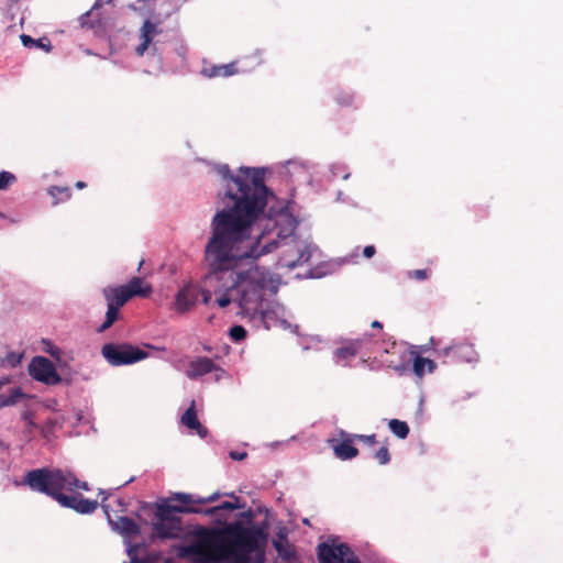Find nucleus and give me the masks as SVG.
I'll return each instance as SVG.
<instances>
[{"mask_svg": "<svg viewBox=\"0 0 563 563\" xmlns=\"http://www.w3.org/2000/svg\"><path fill=\"white\" fill-rule=\"evenodd\" d=\"M140 563H147V562H145V561H140Z\"/></svg>", "mask_w": 563, "mask_h": 563, "instance_id": "obj_51", "label": "nucleus"}, {"mask_svg": "<svg viewBox=\"0 0 563 563\" xmlns=\"http://www.w3.org/2000/svg\"><path fill=\"white\" fill-rule=\"evenodd\" d=\"M137 544H134V545H128V554L130 555L131 558V562L130 563H140L134 554V551L137 549Z\"/></svg>", "mask_w": 563, "mask_h": 563, "instance_id": "obj_38", "label": "nucleus"}, {"mask_svg": "<svg viewBox=\"0 0 563 563\" xmlns=\"http://www.w3.org/2000/svg\"><path fill=\"white\" fill-rule=\"evenodd\" d=\"M229 335L234 342H241L246 336V330L242 325H233L230 331Z\"/></svg>", "mask_w": 563, "mask_h": 563, "instance_id": "obj_32", "label": "nucleus"}, {"mask_svg": "<svg viewBox=\"0 0 563 563\" xmlns=\"http://www.w3.org/2000/svg\"><path fill=\"white\" fill-rule=\"evenodd\" d=\"M223 192L219 198L224 207L210 222V236L203 249L208 272L207 288L200 297L209 305L212 296L219 308L236 305V316L266 330L280 327L297 331L287 318L289 312L272 300L280 279L256 261L286 247L277 265L294 269L309 262L317 246L298 239V220L286 207L275 210L274 192L265 185L263 167L241 166L233 174L227 164L217 165Z\"/></svg>", "mask_w": 563, "mask_h": 563, "instance_id": "obj_1", "label": "nucleus"}, {"mask_svg": "<svg viewBox=\"0 0 563 563\" xmlns=\"http://www.w3.org/2000/svg\"><path fill=\"white\" fill-rule=\"evenodd\" d=\"M212 372L217 373V380L227 374L225 371L220 368L211 358L206 356H198L188 363L186 376L189 379H197Z\"/></svg>", "mask_w": 563, "mask_h": 563, "instance_id": "obj_14", "label": "nucleus"}, {"mask_svg": "<svg viewBox=\"0 0 563 563\" xmlns=\"http://www.w3.org/2000/svg\"><path fill=\"white\" fill-rule=\"evenodd\" d=\"M201 287L194 283L184 285L175 296L174 310L186 313L191 310L200 298Z\"/></svg>", "mask_w": 563, "mask_h": 563, "instance_id": "obj_13", "label": "nucleus"}, {"mask_svg": "<svg viewBox=\"0 0 563 563\" xmlns=\"http://www.w3.org/2000/svg\"><path fill=\"white\" fill-rule=\"evenodd\" d=\"M122 286L131 298L135 296L147 297L152 292V287L147 284L144 285L140 277H133L128 284Z\"/></svg>", "mask_w": 563, "mask_h": 563, "instance_id": "obj_18", "label": "nucleus"}, {"mask_svg": "<svg viewBox=\"0 0 563 563\" xmlns=\"http://www.w3.org/2000/svg\"><path fill=\"white\" fill-rule=\"evenodd\" d=\"M239 69L236 68L235 63H230L225 65H214L210 68L203 69V74L209 77H229L233 74H236Z\"/></svg>", "mask_w": 563, "mask_h": 563, "instance_id": "obj_21", "label": "nucleus"}, {"mask_svg": "<svg viewBox=\"0 0 563 563\" xmlns=\"http://www.w3.org/2000/svg\"><path fill=\"white\" fill-rule=\"evenodd\" d=\"M178 554L194 563H223L213 529L199 531L198 538L179 548Z\"/></svg>", "mask_w": 563, "mask_h": 563, "instance_id": "obj_6", "label": "nucleus"}, {"mask_svg": "<svg viewBox=\"0 0 563 563\" xmlns=\"http://www.w3.org/2000/svg\"><path fill=\"white\" fill-rule=\"evenodd\" d=\"M203 350L208 351V352H211V347L210 346H203Z\"/></svg>", "mask_w": 563, "mask_h": 563, "instance_id": "obj_49", "label": "nucleus"}, {"mask_svg": "<svg viewBox=\"0 0 563 563\" xmlns=\"http://www.w3.org/2000/svg\"><path fill=\"white\" fill-rule=\"evenodd\" d=\"M438 357H452L454 362L474 363L478 361V354L473 344L467 342H452L449 346L434 349Z\"/></svg>", "mask_w": 563, "mask_h": 563, "instance_id": "obj_12", "label": "nucleus"}, {"mask_svg": "<svg viewBox=\"0 0 563 563\" xmlns=\"http://www.w3.org/2000/svg\"><path fill=\"white\" fill-rule=\"evenodd\" d=\"M333 451L335 456L343 461L352 460L358 454V450L352 444V440L350 439L333 445Z\"/></svg>", "mask_w": 563, "mask_h": 563, "instance_id": "obj_19", "label": "nucleus"}, {"mask_svg": "<svg viewBox=\"0 0 563 563\" xmlns=\"http://www.w3.org/2000/svg\"><path fill=\"white\" fill-rule=\"evenodd\" d=\"M101 507L107 516L108 523L110 525L112 531L120 534L124 539V542L130 545L129 541L141 533L140 526L132 518L126 516L112 517L109 511V505L101 504Z\"/></svg>", "mask_w": 563, "mask_h": 563, "instance_id": "obj_11", "label": "nucleus"}, {"mask_svg": "<svg viewBox=\"0 0 563 563\" xmlns=\"http://www.w3.org/2000/svg\"><path fill=\"white\" fill-rule=\"evenodd\" d=\"M410 276L415 277L416 279L423 280L428 277V273L426 269H416L410 273Z\"/></svg>", "mask_w": 563, "mask_h": 563, "instance_id": "obj_37", "label": "nucleus"}, {"mask_svg": "<svg viewBox=\"0 0 563 563\" xmlns=\"http://www.w3.org/2000/svg\"><path fill=\"white\" fill-rule=\"evenodd\" d=\"M101 354L111 366H124L137 363L148 357V353L128 343H107L101 347Z\"/></svg>", "mask_w": 563, "mask_h": 563, "instance_id": "obj_7", "label": "nucleus"}, {"mask_svg": "<svg viewBox=\"0 0 563 563\" xmlns=\"http://www.w3.org/2000/svg\"><path fill=\"white\" fill-rule=\"evenodd\" d=\"M21 485L31 490L45 494L56 500L62 507L74 509L78 514L88 515L98 507L97 500L82 497L80 494L67 495L79 488L88 490V484L79 481L73 473L60 468H35L26 472Z\"/></svg>", "mask_w": 563, "mask_h": 563, "instance_id": "obj_2", "label": "nucleus"}, {"mask_svg": "<svg viewBox=\"0 0 563 563\" xmlns=\"http://www.w3.org/2000/svg\"><path fill=\"white\" fill-rule=\"evenodd\" d=\"M181 423L188 429L196 431L200 438H205L207 435V429L199 422L197 418L195 400L191 401L189 408L181 416Z\"/></svg>", "mask_w": 563, "mask_h": 563, "instance_id": "obj_17", "label": "nucleus"}, {"mask_svg": "<svg viewBox=\"0 0 563 563\" xmlns=\"http://www.w3.org/2000/svg\"><path fill=\"white\" fill-rule=\"evenodd\" d=\"M262 63L261 58L257 56L256 57V65H260Z\"/></svg>", "mask_w": 563, "mask_h": 563, "instance_id": "obj_48", "label": "nucleus"}, {"mask_svg": "<svg viewBox=\"0 0 563 563\" xmlns=\"http://www.w3.org/2000/svg\"><path fill=\"white\" fill-rule=\"evenodd\" d=\"M357 438L368 444H374L376 443V435L375 434H369V435H357Z\"/></svg>", "mask_w": 563, "mask_h": 563, "instance_id": "obj_40", "label": "nucleus"}, {"mask_svg": "<svg viewBox=\"0 0 563 563\" xmlns=\"http://www.w3.org/2000/svg\"><path fill=\"white\" fill-rule=\"evenodd\" d=\"M48 194L55 199V205L59 201H65L70 197V190L68 187L53 186L48 189Z\"/></svg>", "mask_w": 563, "mask_h": 563, "instance_id": "obj_27", "label": "nucleus"}, {"mask_svg": "<svg viewBox=\"0 0 563 563\" xmlns=\"http://www.w3.org/2000/svg\"><path fill=\"white\" fill-rule=\"evenodd\" d=\"M7 382H8L7 379L0 380V389L7 384Z\"/></svg>", "mask_w": 563, "mask_h": 563, "instance_id": "obj_47", "label": "nucleus"}, {"mask_svg": "<svg viewBox=\"0 0 563 563\" xmlns=\"http://www.w3.org/2000/svg\"><path fill=\"white\" fill-rule=\"evenodd\" d=\"M179 5L178 0H137L130 5L133 10L140 11L144 18L137 32L139 43L134 47L136 56L142 57L157 51L155 37L162 33L161 24Z\"/></svg>", "mask_w": 563, "mask_h": 563, "instance_id": "obj_4", "label": "nucleus"}, {"mask_svg": "<svg viewBox=\"0 0 563 563\" xmlns=\"http://www.w3.org/2000/svg\"><path fill=\"white\" fill-rule=\"evenodd\" d=\"M430 344L433 345V346H438L440 344V341L435 340L434 338H431L430 339Z\"/></svg>", "mask_w": 563, "mask_h": 563, "instance_id": "obj_46", "label": "nucleus"}, {"mask_svg": "<svg viewBox=\"0 0 563 563\" xmlns=\"http://www.w3.org/2000/svg\"><path fill=\"white\" fill-rule=\"evenodd\" d=\"M30 376L46 385H57L60 383V376L56 372L55 365L45 356H34L27 366Z\"/></svg>", "mask_w": 563, "mask_h": 563, "instance_id": "obj_10", "label": "nucleus"}, {"mask_svg": "<svg viewBox=\"0 0 563 563\" xmlns=\"http://www.w3.org/2000/svg\"><path fill=\"white\" fill-rule=\"evenodd\" d=\"M229 455L234 461H242L247 456V453L245 451H231Z\"/></svg>", "mask_w": 563, "mask_h": 563, "instance_id": "obj_36", "label": "nucleus"}, {"mask_svg": "<svg viewBox=\"0 0 563 563\" xmlns=\"http://www.w3.org/2000/svg\"><path fill=\"white\" fill-rule=\"evenodd\" d=\"M219 541V554L223 563H256L264 560V548L267 543V533L258 526H245L241 521L213 529Z\"/></svg>", "mask_w": 563, "mask_h": 563, "instance_id": "obj_3", "label": "nucleus"}, {"mask_svg": "<svg viewBox=\"0 0 563 563\" xmlns=\"http://www.w3.org/2000/svg\"><path fill=\"white\" fill-rule=\"evenodd\" d=\"M25 394L20 387L12 388L8 396L0 395V408L10 407L16 405L20 399L24 398Z\"/></svg>", "mask_w": 563, "mask_h": 563, "instance_id": "obj_23", "label": "nucleus"}, {"mask_svg": "<svg viewBox=\"0 0 563 563\" xmlns=\"http://www.w3.org/2000/svg\"><path fill=\"white\" fill-rule=\"evenodd\" d=\"M383 351H384L385 353H388V352H389L387 347H384V350H383Z\"/></svg>", "mask_w": 563, "mask_h": 563, "instance_id": "obj_50", "label": "nucleus"}, {"mask_svg": "<svg viewBox=\"0 0 563 563\" xmlns=\"http://www.w3.org/2000/svg\"><path fill=\"white\" fill-rule=\"evenodd\" d=\"M323 275H324V273H319V272L310 269L309 273L306 275V277H309V278H320Z\"/></svg>", "mask_w": 563, "mask_h": 563, "instance_id": "obj_42", "label": "nucleus"}, {"mask_svg": "<svg viewBox=\"0 0 563 563\" xmlns=\"http://www.w3.org/2000/svg\"><path fill=\"white\" fill-rule=\"evenodd\" d=\"M101 4H100V0H97L93 4V7L91 8L90 11H87L85 13H82L80 16H79V24L82 26V27H86V26H90L89 25V22H88V18L91 13L92 10L99 8Z\"/></svg>", "mask_w": 563, "mask_h": 563, "instance_id": "obj_35", "label": "nucleus"}, {"mask_svg": "<svg viewBox=\"0 0 563 563\" xmlns=\"http://www.w3.org/2000/svg\"><path fill=\"white\" fill-rule=\"evenodd\" d=\"M330 170L334 177H336L340 174H342L343 179H347L350 177V172L343 164H332L330 166Z\"/></svg>", "mask_w": 563, "mask_h": 563, "instance_id": "obj_33", "label": "nucleus"}, {"mask_svg": "<svg viewBox=\"0 0 563 563\" xmlns=\"http://www.w3.org/2000/svg\"><path fill=\"white\" fill-rule=\"evenodd\" d=\"M289 530L285 526L277 527L275 538L272 543L278 553V556L287 562H290L295 556L294 547L288 542Z\"/></svg>", "mask_w": 563, "mask_h": 563, "instance_id": "obj_15", "label": "nucleus"}, {"mask_svg": "<svg viewBox=\"0 0 563 563\" xmlns=\"http://www.w3.org/2000/svg\"><path fill=\"white\" fill-rule=\"evenodd\" d=\"M20 37L25 47H37V48H42L46 52H49L52 48L47 38L34 40L30 35H26V34H22Z\"/></svg>", "mask_w": 563, "mask_h": 563, "instance_id": "obj_25", "label": "nucleus"}, {"mask_svg": "<svg viewBox=\"0 0 563 563\" xmlns=\"http://www.w3.org/2000/svg\"><path fill=\"white\" fill-rule=\"evenodd\" d=\"M22 358H23V353L9 352L5 355L4 360L2 361V365L11 367V368H15L16 366H19L21 364Z\"/></svg>", "mask_w": 563, "mask_h": 563, "instance_id": "obj_29", "label": "nucleus"}, {"mask_svg": "<svg viewBox=\"0 0 563 563\" xmlns=\"http://www.w3.org/2000/svg\"><path fill=\"white\" fill-rule=\"evenodd\" d=\"M219 493H213L209 495L208 497H198L191 494H185V493H177L175 495V499L186 504L187 506H194V504L205 505L209 503H213L218 499Z\"/></svg>", "mask_w": 563, "mask_h": 563, "instance_id": "obj_20", "label": "nucleus"}, {"mask_svg": "<svg viewBox=\"0 0 563 563\" xmlns=\"http://www.w3.org/2000/svg\"><path fill=\"white\" fill-rule=\"evenodd\" d=\"M379 347L372 335L364 334L353 341L346 342L343 346L333 352V360L338 365L346 366L356 355H367L378 353Z\"/></svg>", "mask_w": 563, "mask_h": 563, "instance_id": "obj_8", "label": "nucleus"}, {"mask_svg": "<svg viewBox=\"0 0 563 563\" xmlns=\"http://www.w3.org/2000/svg\"><path fill=\"white\" fill-rule=\"evenodd\" d=\"M15 181L16 177L13 173L7 170L0 172V190L8 189Z\"/></svg>", "mask_w": 563, "mask_h": 563, "instance_id": "obj_30", "label": "nucleus"}, {"mask_svg": "<svg viewBox=\"0 0 563 563\" xmlns=\"http://www.w3.org/2000/svg\"><path fill=\"white\" fill-rule=\"evenodd\" d=\"M200 514L201 509L195 506L170 505L163 501L156 505L154 516L152 518V536L157 539H176L183 531L181 520L178 514Z\"/></svg>", "mask_w": 563, "mask_h": 563, "instance_id": "obj_5", "label": "nucleus"}, {"mask_svg": "<svg viewBox=\"0 0 563 563\" xmlns=\"http://www.w3.org/2000/svg\"><path fill=\"white\" fill-rule=\"evenodd\" d=\"M376 459L380 465H385L390 461L388 449L383 446L376 452Z\"/></svg>", "mask_w": 563, "mask_h": 563, "instance_id": "obj_34", "label": "nucleus"}, {"mask_svg": "<svg viewBox=\"0 0 563 563\" xmlns=\"http://www.w3.org/2000/svg\"><path fill=\"white\" fill-rule=\"evenodd\" d=\"M426 368L429 373H433L437 368L435 363L430 358L416 356L412 364L415 375L421 378L424 375Z\"/></svg>", "mask_w": 563, "mask_h": 563, "instance_id": "obj_22", "label": "nucleus"}, {"mask_svg": "<svg viewBox=\"0 0 563 563\" xmlns=\"http://www.w3.org/2000/svg\"><path fill=\"white\" fill-rule=\"evenodd\" d=\"M107 307H108V309L106 312V319H104V322L99 327V329H98L99 332H103L107 329H109L119 317L120 309L112 307V306H107Z\"/></svg>", "mask_w": 563, "mask_h": 563, "instance_id": "obj_26", "label": "nucleus"}, {"mask_svg": "<svg viewBox=\"0 0 563 563\" xmlns=\"http://www.w3.org/2000/svg\"><path fill=\"white\" fill-rule=\"evenodd\" d=\"M22 419L26 422H29L30 426H33V421H32V413L30 411H24L22 413Z\"/></svg>", "mask_w": 563, "mask_h": 563, "instance_id": "obj_43", "label": "nucleus"}, {"mask_svg": "<svg viewBox=\"0 0 563 563\" xmlns=\"http://www.w3.org/2000/svg\"><path fill=\"white\" fill-rule=\"evenodd\" d=\"M388 427L391 433L399 439H406L409 434V427L405 421L391 419L388 422Z\"/></svg>", "mask_w": 563, "mask_h": 563, "instance_id": "obj_24", "label": "nucleus"}, {"mask_svg": "<svg viewBox=\"0 0 563 563\" xmlns=\"http://www.w3.org/2000/svg\"><path fill=\"white\" fill-rule=\"evenodd\" d=\"M353 97L351 95H346L345 98H338V102L342 106H350L352 104Z\"/></svg>", "mask_w": 563, "mask_h": 563, "instance_id": "obj_41", "label": "nucleus"}, {"mask_svg": "<svg viewBox=\"0 0 563 563\" xmlns=\"http://www.w3.org/2000/svg\"><path fill=\"white\" fill-rule=\"evenodd\" d=\"M103 297L107 306H112L118 309L123 307L131 297L123 286H108L102 289Z\"/></svg>", "mask_w": 563, "mask_h": 563, "instance_id": "obj_16", "label": "nucleus"}, {"mask_svg": "<svg viewBox=\"0 0 563 563\" xmlns=\"http://www.w3.org/2000/svg\"><path fill=\"white\" fill-rule=\"evenodd\" d=\"M372 328L382 329V328H383V325H382V323H380L379 321H373V322H372Z\"/></svg>", "mask_w": 563, "mask_h": 563, "instance_id": "obj_45", "label": "nucleus"}, {"mask_svg": "<svg viewBox=\"0 0 563 563\" xmlns=\"http://www.w3.org/2000/svg\"><path fill=\"white\" fill-rule=\"evenodd\" d=\"M320 563H360L357 555L345 543L323 542L317 548Z\"/></svg>", "mask_w": 563, "mask_h": 563, "instance_id": "obj_9", "label": "nucleus"}, {"mask_svg": "<svg viewBox=\"0 0 563 563\" xmlns=\"http://www.w3.org/2000/svg\"><path fill=\"white\" fill-rule=\"evenodd\" d=\"M75 186H76L77 189H84L86 187V183L79 180V181L76 183Z\"/></svg>", "mask_w": 563, "mask_h": 563, "instance_id": "obj_44", "label": "nucleus"}, {"mask_svg": "<svg viewBox=\"0 0 563 563\" xmlns=\"http://www.w3.org/2000/svg\"><path fill=\"white\" fill-rule=\"evenodd\" d=\"M45 352L54 357L60 366L67 365V362L62 357V351L57 346L48 343Z\"/></svg>", "mask_w": 563, "mask_h": 563, "instance_id": "obj_31", "label": "nucleus"}, {"mask_svg": "<svg viewBox=\"0 0 563 563\" xmlns=\"http://www.w3.org/2000/svg\"><path fill=\"white\" fill-rule=\"evenodd\" d=\"M375 252H376V250H375V247H374L373 245H367V246H365V247H364V250H363V254H364V256H365L366 258H371V257H373V256H374V254H375Z\"/></svg>", "mask_w": 563, "mask_h": 563, "instance_id": "obj_39", "label": "nucleus"}, {"mask_svg": "<svg viewBox=\"0 0 563 563\" xmlns=\"http://www.w3.org/2000/svg\"><path fill=\"white\" fill-rule=\"evenodd\" d=\"M238 508H240V505L236 504V503L223 501V503H221L218 506L208 508L206 510H201V512L207 515V516H213L217 512H219L220 510H234V509H238Z\"/></svg>", "mask_w": 563, "mask_h": 563, "instance_id": "obj_28", "label": "nucleus"}]
</instances>
